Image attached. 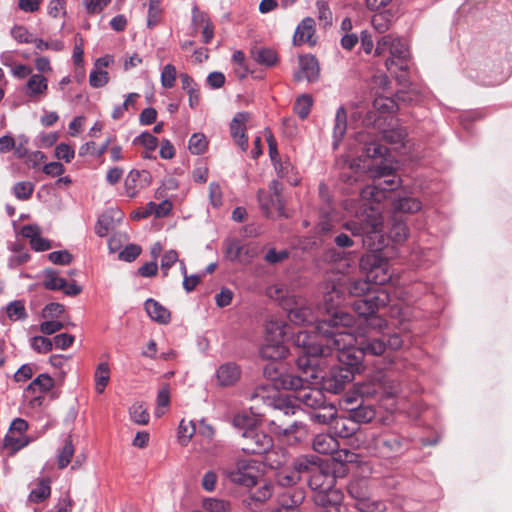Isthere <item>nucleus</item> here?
<instances>
[{
    "mask_svg": "<svg viewBox=\"0 0 512 512\" xmlns=\"http://www.w3.org/2000/svg\"><path fill=\"white\" fill-rule=\"evenodd\" d=\"M34 191V185L28 181L18 182L13 187L14 195L19 200H27Z\"/></svg>",
    "mask_w": 512,
    "mask_h": 512,
    "instance_id": "nucleus-59",
    "label": "nucleus"
},
{
    "mask_svg": "<svg viewBox=\"0 0 512 512\" xmlns=\"http://www.w3.org/2000/svg\"><path fill=\"white\" fill-rule=\"evenodd\" d=\"M264 454L267 465L273 469H279L288 462V454L283 448H272Z\"/></svg>",
    "mask_w": 512,
    "mask_h": 512,
    "instance_id": "nucleus-37",
    "label": "nucleus"
},
{
    "mask_svg": "<svg viewBox=\"0 0 512 512\" xmlns=\"http://www.w3.org/2000/svg\"><path fill=\"white\" fill-rule=\"evenodd\" d=\"M94 378L96 392L103 393L110 379V368L107 362H102L97 366Z\"/></svg>",
    "mask_w": 512,
    "mask_h": 512,
    "instance_id": "nucleus-39",
    "label": "nucleus"
},
{
    "mask_svg": "<svg viewBox=\"0 0 512 512\" xmlns=\"http://www.w3.org/2000/svg\"><path fill=\"white\" fill-rule=\"evenodd\" d=\"M131 419L140 425H145L149 422V413L142 404H134L130 408Z\"/></svg>",
    "mask_w": 512,
    "mask_h": 512,
    "instance_id": "nucleus-60",
    "label": "nucleus"
},
{
    "mask_svg": "<svg viewBox=\"0 0 512 512\" xmlns=\"http://www.w3.org/2000/svg\"><path fill=\"white\" fill-rule=\"evenodd\" d=\"M279 508L277 512H301L299 506L305 500V491L302 488H287L279 492L276 491Z\"/></svg>",
    "mask_w": 512,
    "mask_h": 512,
    "instance_id": "nucleus-17",
    "label": "nucleus"
},
{
    "mask_svg": "<svg viewBox=\"0 0 512 512\" xmlns=\"http://www.w3.org/2000/svg\"><path fill=\"white\" fill-rule=\"evenodd\" d=\"M275 493L276 486L274 484L263 482L242 498V505L250 512H265L269 509V501Z\"/></svg>",
    "mask_w": 512,
    "mask_h": 512,
    "instance_id": "nucleus-13",
    "label": "nucleus"
},
{
    "mask_svg": "<svg viewBox=\"0 0 512 512\" xmlns=\"http://www.w3.org/2000/svg\"><path fill=\"white\" fill-rule=\"evenodd\" d=\"M350 415L360 426V423L370 422L375 417V411L370 405L359 404L355 408H351Z\"/></svg>",
    "mask_w": 512,
    "mask_h": 512,
    "instance_id": "nucleus-42",
    "label": "nucleus"
},
{
    "mask_svg": "<svg viewBox=\"0 0 512 512\" xmlns=\"http://www.w3.org/2000/svg\"><path fill=\"white\" fill-rule=\"evenodd\" d=\"M244 252H248L244 245H241L238 241H231L228 243L225 253L230 261H240Z\"/></svg>",
    "mask_w": 512,
    "mask_h": 512,
    "instance_id": "nucleus-57",
    "label": "nucleus"
},
{
    "mask_svg": "<svg viewBox=\"0 0 512 512\" xmlns=\"http://www.w3.org/2000/svg\"><path fill=\"white\" fill-rule=\"evenodd\" d=\"M313 413H310V419L314 423L327 424L333 421L336 415V409L332 404H325L323 408H318Z\"/></svg>",
    "mask_w": 512,
    "mask_h": 512,
    "instance_id": "nucleus-43",
    "label": "nucleus"
},
{
    "mask_svg": "<svg viewBox=\"0 0 512 512\" xmlns=\"http://www.w3.org/2000/svg\"><path fill=\"white\" fill-rule=\"evenodd\" d=\"M249 119L250 114L248 112H239L233 117L230 123L231 136L242 151H246L248 148L245 124Z\"/></svg>",
    "mask_w": 512,
    "mask_h": 512,
    "instance_id": "nucleus-21",
    "label": "nucleus"
},
{
    "mask_svg": "<svg viewBox=\"0 0 512 512\" xmlns=\"http://www.w3.org/2000/svg\"><path fill=\"white\" fill-rule=\"evenodd\" d=\"M320 67L315 56L311 54L299 57V70L294 73V79L297 82L306 80L315 82L319 78Z\"/></svg>",
    "mask_w": 512,
    "mask_h": 512,
    "instance_id": "nucleus-20",
    "label": "nucleus"
},
{
    "mask_svg": "<svg viewBox=\"0 0 512 512\" xmlns=\"http://www.w3.org/2000/svg\"><path fill=\"white\" fill-rule=\"evenodd\" d=\"M268 295L280 300L281 306L287 311L289 320L296 325L312 323L314 320L310 307L303 304L301 299L295 296L284 297L283 291L279 288H269Z\"/></svg>",
    "mask_w": 512,
    "mask_h": 512,
    "instance_id": "nucleus-9",
    "label": "nucleus"
},
{
    "mask_svg": "<svg viewBox=\"0 0 512 512\" xmlns=\"http://www.w3.org/2000/svg\"><path fill=\"white\" fill-rule=\"evenodd\" d=\"M33 44L35 45V48L39 52H43L45 50H53V51L59 52L65 48L64 42L59 39H51L48 41H44L40 38H35V41Z\"/></svg>",
    "mask_w": 512,
    "mask_h": 512,
    "instance_id": "nucleus-54",
    "label": "nucleus"
},
{
    "mask_svg": "<svg viewBox=\"0 0 512 512\" xmlns=\"http://www.w3.org/2000/svg\"><path fill=\"white\" fill-rule=\"evenodd\" d=\"M407 133L403 128H394L383 132V139L391 144H402Z\"/></svg>",
    "mask_w": 512,
    "mask_h": 512,
    "instance_id": "nucleus-61",
    "label": "nucleus"
},
{
    "mask_svg": "<svg viewBox=\"0 0 512 512\" xmlns=\"http://www.w3.org/2000/svg\"><path fill=\"white\" fill-rule=\"evenodd\" d=\"M31 347L38 353H48L53 348V342L49 338L43 336H34L31 339Z\"/></svg>",
    "mask_w": 512,
    "mask_h": 512,
    "instance_id": "nucleus-62",
    "label": "nucleus"
},
{
    "mask_svg": "<svg viewBox=\"0 0 512 512\" xmlns=\"http://www.w3.org/2000/svg\"><path fill=\"white\" fill-rule=\"evenodd\" d=\"M109 81V74L105 70L94 69L89 75V83L93 88L105 86Z\"/></svg>",
    "mask_w": 512,
    "mask_h": 512,
    "instance_id": "nucleus-63",
    "label": "nucleus"
},
{
    "mask_svg": "<svg viewBox=\"0 0 512 512\" xmlns=\"http://www.w3.org/2000/svg\"><path fill=\"white\" fill-rule=\"evenodd\" d=\"M265 341L266 343L260 349V355L263 359L278 360L287 355L288 349L285 342Z\"/></svg>",
    "mask_w": 512,
    "mask_h": 512,
    "instance_id": "nucleus-28",
    "label": "nucleus"
},
{
    "mask_svg": "<svg viewBox=\"0 0 512 512\" xmlns=\"http://www.w3.org/2000/svg\"><path fill=\"white\" fill-rule=\"evenodd\" d=\"M369 217L371 219L363 223L354 220L346 221L343 227L351 232L364 248L372 252H378L386 245L383 222L380 216L369 215Z\"/></svg>",
    "mask_w": 512,
    "mask_h": 512,
    "instance_id": "nucleus-6",
    "label": "nucleus"
},
{
    "mask_svg": "<svg viewBox=\"0 0 512 512\" xmlns=\"http://www.w3.org/2000/svg\"><path fill=\"white\" fill-rule=\"evenodd\" d=\"M203 508L208 512H230L231 504L224 499L207 498L203 501Z\"/></svg>",
    "mask_w": 512,
    "mask_h": 512,
    "instance_id": "nucleus-48",
    "label": "nucleus"
},
{
    "mask_svg": "<svg viewBox=\"0 0 512 512\" xmlns=\"http://www.w3.org/2000/svg\"><path fill=\"white\" fill-rule=\"evenodd\" d=\"M339 365L332 366L330 370L321 377L323 389L337 394L354 378V371L359 366L346 365L338 360Z\"/></svg>",
    "mask_w": 512,
    "mask_h": 512,
    "instance_id": "nucleus-10",
    "label": "nucleus"
},
{
    "mask_svg": "<svg viewBox=\"0 0 512 512\" xmlns=\"http://www.w3.org/2000/svg\"><path fill=\"white\" fill-rule=\"evenodd\" d=\"M387 153V147L375 141L366 143L363 147V155L367 158H382Z\"/></svg>",
    "mask_w": 512,
    "mask_h": 512,
    "instance_id": "nucleus-52",
    "label": "nucleus"
},
{
    "mask_svg": "<svg viewBox=\"0 0 512 512\" xmlns=\"http://www.w3.org/2000/svg\"><path fill=\"white\" fill-rule=\"evenodd\" d=\"M140 180L139 170L132 169L124 180V191L126 196L134 198L138 193V182Z\"/></svg>",
    "mask_w": 512,
    "mask_h": 512,
    "instance_id": "nucleus-47",
    "label": "nucleus"
},
{
    "mask_svg": "<svg viewBox=\"0 0 512 512\" xmlns=\"http://www.w3.org/2000/svg\"><path fill=\"white\" fill-rule=\"evenodd\" d=\"M181 86L189 96V106L196 108L200 102V89L194 79L187 73H181L179 75Z\"/></svg>",
    "mask_w": 512,
    "mask_h": 512,
    "instance_id": "nucleus-29",
    "label": "nucleus"
},
{
    "mask_svg": "<svg viewBox=\"0 0 512 512\" xmlns=\"http://www.w3.org/2000/svg\"><path fill=\"white\" fill-rule=\"evenodd\" d=\"M394 214L398 216V213H416L422 208V203L418 198L415 197H400L395 199L392 203Z\"/></svg>",
    "mask_w": 512,
    "mask_h": 512,
    "instance_id": "nucleus-31",
    "label": "nucleus"
},
{
    "mask_svg": "<svg viewBox=\"0 0 512 512\" xmlns=\"http://www.w3.org/2000/svg\"><path fill=\"white\" fill-rule=\"evenodd\" d=\"M144 307L148 316L153 321L158 322L160 324H167L170 322V311L163 305H161L158 301L149 298L145 301Z\"/></svg>",
    "mask_w": 512,
    "mask_h": 512,
    "instance_id": "nucleus-27",
    "label": "nucleus"
},
{
    "mask_svg": "<svg viewBox=\"0 0 512 512\" xmlns=\"http://www.w3.org/2000/svg\"><path fill=\"white\" fill-rule=\"evenodd\" d=\"M369 170L373 182L365 187H359L360 197L369 202L380 203L387 197V193L395 190L399 181L393 174L390 166H377L374 169L369 164H363L360 171V164L350 163L348 170L341 173L340 178L347 183H357L365 170Z\"/></svg>",
    "mask_w": 512,
    "mask_h": 512,
    "instance_id": "nucleus-4",
    "label": "nucleus"
},
{
    "mask_svg": "<svg viewBox=\"0 0 512 512\" xmlns=\"http://www.w3.org/2000/svg\"><path fill=\"white\" fill-rule=\"evenodd\" d=\"M315 33V21L311 17L304 18L297 26L294 36L293 43L295 45H301L303 43L315 44L312 40Z\"/></svg>",
    "mask_w": 512,
    "mask_h": 512,
    "instance_id": "nucleus-25",
    "label": "nucleus"
},
{
    "mask_svg": "<svg viewBox=\"0 0 512 512\" xmlns=\"http://www.w3.org/2000/svg\"><path fill=\"white\" fill-rule=\"evenodd\" d=\"M313 105V98L310 94H302L297 97L294 103V112L301 118L306 119L310 114Z\"/></svg>",
    "mask_w": 512,
    "mask_h": 512,
    "instance_id": "nucleus-45",
    "label": "nucleus"
},
{
    "mask_svg": "<svg viewBox=\"0 0 512 512\" xmlns=\"http://www.w3.org/2000/svg\"><path fill=\"white\" fill-rule=\"evenodd\" d=\"M161 85L163 88L171 89L175 85L177 78L176 67L172 64H166L161 71Z\"/></svg>",
    "mask_w": 512,
    "mask_h": 512,
    "instance_id": "nucleus-53",
    "label": "nucleus"
},
{
    "mask_svg": "<svg viewBox=\"0 0 512 512\" xmlns=\"http://www.w3.org/2000/svg\"><path fill=\"white\" fill-rule=\"evenodd\" d=\"M347 129V112L343 106H340L335 115L333 128V146L337 148Z\"/></svg>",
    "mask_w": 512,
    "mask_h": 512,
    "instance_id": "nucleus-33",
    "label": "nucleus"
},
{
    "mask_svg": "<svg viewBox=\"0 0 512 512\" xmlns=\"http://www.w3.org/2000/svg\"><path fill=\"white\" fill-rule=\"evenodd\" d=\"M50 494V479L43 478L38 482L37 487L31 490L29 500L34 503H40L48 498Z\"/></svg>",
    "mask_w": 512,
    "mask_h": 512,
    "instance_id": "nucleus-41",
    "label": "nucleus"
},
{
    "mask_svg": "<svg viewBox=\"0 0 512 512\" xmlns=\"http://www.w3.org/2000/svg\"><path fill=\"white\" fill-rule=\"evenodd\" d=\"M349 495L358 501L357 508L361 505V502L366 500L368 497V490L366 482L364 480H354L348 485Z\"/></svg>",
    "mask_w": 512,
    "mask_h": 512,
    "instance_id": "nucleus-44",
    "label": "nucleus"
},
{
    "mask_svg": "<svg viewBox=\"0 0 512 512\" xmlns=\"http://www.w3.org/2000/svg\"><path fill=\"white\" fill-rule=\"evenodd\" d=\"M375 452L381 457H391L404 449L402 438L395 433H382L372 438Z\"/></svg>",
    "mask_w": 512,
    "mask_h": 512,
    "instance_id": "nucleus-16",
    "label": "nucleus"
},
{
    "mask_svg": "<svg viewBox=\"0 0 512 512\" xmlns=\"http://www.w3.org/2000/svg\"><path fill=\"white\" fill-rule=\"evenodd\" d=\"M359 428L360 426L353 419L350 413L348 414V416L335 415L331 423V429L334 434V437L336 436L340 438H348L354 435L359 430Z\"/></svg>",
    "mask_w": 512,
    "mask_h": 512,
    "instance_id": "nucleus-23",
    "label": "nucleus"
},
{
    "mask_svg": "<svg viewBox=\"0 0 512 512\" xmlns=\"http://www.w3.org/2000/svg\"><path fill=\"white\" fill-rule=\"evenodd\" d=\"M324 302L330 317L319 321L314 331L300 330L293 337L294 346L299 349L296 364L306 377L314 379L318 378L315 371L318 357H336L335 347L330 339H334V327L337 326L338 319L346 325L352 320L350 313L340 308L343 298L336 286L324 295Z\"/></svg>",
    "mask_w": 512,
    "mask_h": 512,
    "instance_id": "nucleus-1",
    "label": "nucleus"
},
{
    "mask_svg": "<svg viewBox=\"0 0 512 512\" xmlns=\"http://www.w3.org/2000/svg\"><path fill=\"white\" fill-rule=\"evenodd\" d=\"M207 141L204 134L194 133L189 139L188 148L192 154L199 155L205 151Z\"/></svg>",
    "mask_w": 512,
    "mask_h": 512,
    "instance_id": "nucleus-56",
    "label": "nucleus"
},
{
    "mask_svg": "<svg viewBox=\"0 0 512 512\" xmlns=\"http://www.w3.org/2000/svg\"><path fill=\"white\" fill-rule=\"evenodd\" d=\"M314 502L322 512H336L337 510L347 512V507L343 503V494L336 488L325 493H316Z\"/></svg>",
    "mask_w": 512,
    "mask_h": 512,
    "instance_id": "nucleus-19",
    "label": "nucleus"
},
{
    "mask_svg": "<svg viewBox=\"0 0 512 512\" xmlns=\"http://www.w3.org/2000/svg\"><path fill=\"white\" fill-rule=\"evenodd\" d=\"M276 479L279 486L287 489L293 488L292 486L300 481V475L294 470H283L277 474Z\"/></svg>",
    "mask_w": 512,
    "mask_h": 512,
    "instance_id": "nucleus-50",
    "label": "nucleus"
},
{
    "mask_svg": "<svg viewBox=\"0 0 512 512\" xmlns=\"http://www.w3.org/2000/svg\"><path fill=\"white\" fill-rule=\"evenodd\" d=\"M393 14L389 10H385L375 14L371 23L374 29L379 33H384L389 29Z\"/></svg>",
    "mask_w": 512,
    "mask_h": 512,
    "instance_id": "nucleus-46",
    "label": "nucleus"
},
{
    "mask_svg": "<svg viewBox=\"0 0 512 512\" xmlns=\"http://www.w3.org/2000/svg\"><path fill=\"white\" fill-rule=\"evenodd\" d=\"M240 447L246 454L262 455L273 448V439L257 428H247L241 435Z\"/></svg>",
    "mask_w": 512,
    "mask_h": 512,
    "instance_id": "nucleus-11",
    "label": "nucleus"
},
{
    "mask_svg": "<svg viewBox=\"0 0 512 512\" xmlns=\"http://www.w3.org/2000/svg\"><path fill=\"white\" fill-rule=\"evenodd\" d=\"M48 88V81L42 74H33L23 88V92L31 99H38Z\"/></svg>",
    "mask_w": 512,
    "mask_h": 512,
    "instance_id": "nucleus-26",
    "label": "nucleus"
},
{
    "mask_svg": "<svg viewBox=\"0 0 512 512\" xmlns=\"http://www.w3.org/2000/svg\"><path fill=\"white\" fill-rule=\"evenodd\" d=\"M339 444L331 434L321 433L313 439V449L320 454H330L337 451Z\"/></svg>",
    "mask_w": 512,
    "mask_h": 512,
    "instance_id": "nucleus-30",
    "label": "nucleus"
},
{
    "mask_svg": "<svg viewBox=\"0 0 512 512\" xmlns=\"http://www.w3.org/2000/svg\"><path fill=\"white\" fill-rule=\"evenodd\" d=\"M276 385L285 390H293L295 400L308 408L317 410L327 404L322 390L310 387L307 378L304 379L302 376L281 374Z\"/></svg>",
    "mask_w": 512,
    "mask_h": 512,
    "instance_id": "nucleus-5",
    "label": "nucleus"
},
{
    "mask_svg": "<svg viewBox=\"0 0 512 512\" xmlns=\"http://www.w3.org/2000/svg\"><path fill=\"white\" fill-rule=\"evenodd\" d=\"M320 466L317 464L316 461L313 459L308 458L307 456H303L298 458L294 462V471H297L299 475L303 473L309 474V476L316 471V468H319Z\"/></svg>",
    "mask_w": 512,
    "mask_h": 512,
    "instance_id": "nucleus-51",
    "label": "nucleus"
},
{
    "mask_svg": "<svg viewBox=\"0 0 512 512\" xmlns=\"http://www.w3.org/2000/svg\"><path fill=\"white\" fill-rule=\"evenodd\" d=\"M274 371V385H259L249 393L248 398L252 402L249 409L254 416L264 418L271 432L286 436L296 432L302 424L295 420L287 421L290 415L295 414L296 408L280 394V387L276 385V381L282 373L278 374L277 368H274Z\"/></svg>",
    "mask_w": 512,
    "mask_h": 512,
    "instance_id": "nucleus-2",
    "label": "nucleus"
},
{
    "mask_svg": "<svg viewBox=\"0 0 512 512\" xmlns=\"http://www.w3.org/2000/svg\"><path fill=\"white\" fill-rule=\"evenodd\" d=\"M7 316L13 320H22L27 317L26 309L22 301H13L6 308Z\"/></svg>",
    "mask_w": 512,
    "mask_h": 512,
    "instance_id": "nucleus-55",
    "label": "nucleus"
},
{
    "mask_svg": "<svg viewBox=\"0 0 512 512\" xmlns=\"http://www.w3.org/2000/svg\"><path fill=\"white\" fill-rule=\"evenodd\" d=\"M350 315L352 320L347 325L338 319L337 326L334 327V339H330V342L335 347L337 360L346 365L360 366L365 355L379 356L385 352L386 337L358 340L353 328L355 318Z\"/></svg>",
    "mask_w": 512,
    "mask_h": 512,
    "instance_id": "nucleus-3",
    "label": "nucleus"
},
{
    "mask_svg": "<svg viewBox=\"0 0 512 512\" xmlns=\"http://www.w3.org/2000/svg\"><path fill=\"white\" fill-rule=\"evenodd\" d=\"M371 281L364 280V279H355L351 278L348 280L346 284V290H348L350 295L357 296V297H364L369 292L374 291V289L371 288Z\"/></svg>",
    "mask_w": 512,
    "mask_h": 512,
    "instance_id": "nucleus-36",
    "label": "nucleus"
},
{
    "mask_svg": "<svg viewBox=\"0 0 512 512\" xmlns=\"http://www.w3.org/2000/svg\"><path fill=\"white\" fill-rule=\"evenodd\" d=\"M287 325L283 321L270 320L266 323L265 340L285 342L287 338Z\"/></svg>",
    "mask_w": 512,
    "mask_h": 512,
    "instance_id": "nucleus-32",
    "label": "nucleus"
},
{
    "mask_svg": "<svg viewBox=\"0 0 512 512\" xmlns=\"http://www.w3.org/2000/svg\"><path fill=\"white\" fill-rule=\"evenodd\" d=\"M254 60L262 66L272 67L278 62V55L272 48L260 47L252 50Z\"/></svg>",
    "mask_w": 512,
    "mask_h": 512,
    "instance_id": "nucleus-34",
    "label": "nucleus"
},
{
    "mask_svg": "<svg viewBox=\"0 0 512 512\" xmlns=\"http://www.w3.org/2000/svg\"><path fill=\"white\" fill-rule=\"evenodd\" d=\"M369 264V271L367 278L369 281L377 285H384L391 279L389 271V262L387 259L380 257L377 254H372L366 259Z\"/></svg>",
    "mask_w": 512,
    "mask_h": 512,
    "instance_id": "nucleus-18",
    "label": "nucleus"
},
{
    "mask_svg": "<svg viewBox=\"0 0 512 512\" xmlns=\"http://www.w3.org/2000/svg\"><path fill=\"white\" fill-rule=\"evenodd\" d=\"M344 223L334 224L328 220L318 224V231L323 236H328L340 249H348L355 245L357 238L343 227Z\"/></svg>",
    "mask_w": 512,
    "mask_h": 512,
    "instance_id": "nucleus-15",
    "label": "nucleus"
},
{
    "mask_svg": "<svg viewBox=\"0 0 512 512\" xmlns=\"http://www.w3.org/2000/svg\"><path fill=\"white\" fill-rule=\"evenodd\" d=\"M241 369L233 362L222 364L216 371L217 382L222 387L233 386L240 379Z\"/></svg>",
    "mask_w": 512,
    "mask_h": 512,
    "instance_id": "nucleus-24",
    "label": "nucleus"
},
{
    "mask_svg": "<svg viewBox=\"0 0 512 512\" xmlns=\"http://www.w3.org/2000/svg\"><path fill=\"white\" fill-rule=\"evenodd\" d=\"M258 201H259L261 208L266 213H269L271 209H276L279 212H281L283 210V208H279L277 206V201L274 198V196L269 195L267 192H265L263 190H259V192H258Z\"/></svg>",
    "mask_w": 512,
    "mask_h": 512,
    "instance_id": "nucleus-58",
    "label": "nucleus"
},
{
    "mask_svg": "<svg viewBox=\"0 0 512 512\" xmlns=\"http://www.w3.org/2000/svg\"><path fill=\"white\" fill-rule=\"evenodd\" d=\"M400 391V383L387 373H377L372 378L356 386L357 394L362 398H390Z\"/></svg>",
    "mask_w": 512,
    "mask_h": 512,
    "instance_id": "nucleus-7",
    "label": "nucleus"
},
{
    "mask_svg": "<svg viewBox=\"0 0 512 512\" xmlns=\"http://www.w3.org/2000/svg\"><path fill=\"white\" fill-rule=\"evenodd\" d=\"M336 478L334 474L323 470L321 467L316 468L307 479V483L311 490L316 493H325L335 488Z\"/></svg>",
    "mask_w": 512,
    "mask_h": 512,
    "instance_id": "nucleus-22",
    "label": "nucleus"
},
{
    "mask_svg": "<svg viewBox=\"0 0 512 512\" xmlns=\"http://www.w3.org/2000/svg\"><path fill=\"white\" fill-rule=\"evenodd\" d=\"M54 386L53 378L46 374L38 375L27 387V391L46 393Z\"/></svg>",
    "mask_w": 512,
    "mask_h": 512,
    "instance_id": "nucleus-40",
    "label": "nucleus"
},
{
    "mask_svg": "<svg viewBox=\"0 0 512 512\" xmlns=\"http://www.w3.org/2000/svg\"><path fill=\"white\" fill-rule=\"evenodd\" d=\"M43 286L51 291L61 290L65 286V278L60 277L54 269H45L43 271Z\"/></svg>",
    "mask_w": 512,
    "mask_h": 512,
    "instance_id": "nucleus-38",
    "label": "nucleus"
},
{
    "mask_svg": "<svg viewBox=\"0 0 512 512\" xmlns=\"http://www.w3.org/2000/svg\"><path fill=\"white\" fill-rule=\"evenodd\" d=\"M256 462L252 460H238L233 467L224 470L225 477L232 483L253 487L257 484Z\"/></svg>",
    "mask_w": 512,
    "mask_h": 512,
    "instance_id": "nucleus-14",
    "label": "nucleus"
},
{
    "mask_svg": "<svg viewBox=\"0 0 512 512\" xmlns=\"http://www.w3.org/2000/svg\"><path fill=\"white\" fill-rule=\"evenodd\" d=\"M409 235V229L407 224L402 218L396 215L392 216V224L389 229V236L395 243L404 242Z\"/></svg>",
    "mask_w": 512,
    "mask_h": 512,
    "instance_id": "nucleus-35",
    "label": "nucleus"
},
{
    "mask_svg": "<svg viewBox=\"0 0 512 512\" xmlns=\"http://www.w3.org/2000/svg\"><path fill=\"white\" fill-rule=\"evenodd\" d=\"M12 37L19 43H34L35 37L24 26H15L11 30Z\"/></svg>",
    "mask_w": 512,
    "mask_h": 512,
    "instance_id": "nucleus-64",
    "label": "nucleus"
},
{
    "mask_svg": "<svg viewBox=\"0 0 512 512\" xmlns=\"http://www.w3.org/2000/svg\"><path fill=\"white\" fill-rule=\"evenodd\" d=\"M390 301L389 294L385 289L376 288L367 293L364 297L353 302L354 311L364 318L373 316L380 308L385 307Z\"/></svg>",
    "mask_w": 512,
    "mask_h": 512,
    "instance_id": "nucleus-12",
    "label": "nucleus"
},
{
    "mask_svg": "<svg viewBox=\"0 0 512 512\" xmlns=\"http://www.w3.org/2000/svg\"><path fill=\"white\" fill-rule=\"evenodd\" d=\"M389 52L391 57L385 62L388 70L396 67L399 70H407V60L409 58V49L407 44L399 37L393 35H384L378 41L375 48V55L381 56Z\"/></svg>",
    "mask_w": 512,
    "mask_h": 512,
    "instance_id": "nucleus-8",
    "label": "nucleus"
},
{
    "mask_svg": "<svg viewBox=\"0 0 512 512\" xmlns=\"http://www.w3.org/2000/svg\"><path fill=\"white\" fill-rule=\"evenodd\" d=\"M74 455V446L72 444L71 437L65 440L64 446L58 454V468L64 469L71 462Z\"/></svg>",
    "mask_w": 512,
    "mask_h": 512,
    "instance_id": "nucleus-49",
    "label": "nucleus"
}]
</instances>
